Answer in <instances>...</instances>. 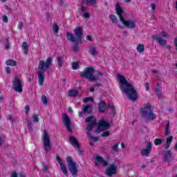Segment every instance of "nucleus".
Instances as JSON below:
<instances>
[{"label": "nucleus", "instance_id": "nucleus-40", "mask_svg": "<svg viewBox=\"0 0 177 177\" xmlns=\"http://www.w3.org/2000/svg\"><path fill=\"white\" fill-rule=\"evenodd\" d=\"M78 44H80V43L76 42V44L73 46V50L75 52H78V50H80V47L78 46Z\"/></svg>", "mask_w": 177, "mask_h": 177}, {"label": "nucleus", "instance_id": "nucleus-26", "mask_svg": "<svg viewBox=\"0 0 177 177\" xmlns=\"http://www.w3.org/2000/svg\"><path fill=\"white\" fill-rule=\"evenodd\" d=\"M22 49L26 55H28V44L26 41L22 43Z\"/></svg>", "mask_w": 177, "mask_h": 177}, {"label": "nucleus", "instance_id": "nucleus-30", "mask_svg": "<svg viewBox=\"0 0 177 177\" xmlns=\"http://www.w3.org/2000/svg\"><path fill=\"white\" fill-rule=\"evenodd\" d=\"M88 52L92 56L97 55V51L96 50V47L95 46L91 47L88 50Z\"/></svg>", "mask_w": 177, "mask_h": 177}, {"label": "nucleus", "instance_id": "nucleus-19", "mask_svg": "<svg viewBox=\"0 0 177 177\" xmlns=\"http://www.w3.org/2000/svg\"><path fill=\"white\" fill-rule=\"evenodd\" d=\"M95 160L96 161H97V162H100L101 164H102L103 167H107V165H109V162L104 160L103 158H102V156L97 155L95 157Z\"/></svg>", "mask_w": 177, "mask_h": 177}, {"label": "nucleus", "instance_id": "nucleus-3", "mask_svg": "<svg viewBox=\"0 0 177 177\" xmlns=\"http://www.w3.org/2000/svg\"><path fill=\"white\" fill-rule=\"evenodd\" d=\"M74 35L71 34V32H68L66 33V38L68 41H71V42L77 44H82V37H84V30L82 27H77L73 29ZM75 35V36H74Z\"/></svg>", "mask_w": 177, "mask_h": 177}, {"label": "nucleus", "instance_id": "nucleus-14", "mask_svg": "<svg viewBox=\"0 0 177 177\" xmlns=\"http://www.w3.org/2000/svg\"><path fill=\"white\" fill-rule=\"evenodd\" d=\"M109 127H110V124L106 122L104 120H101L100 121V123L98 124L97 131H104L106 129H109Z\"/></svg>", "mask_w": 177, "mask_h": 177}, {"label": "nucleus", "instance_id": "nucleus-60", "mask_svg": "<svg viewBox=\"0 0 177 177\" xmlns=\"http://www.w3.org/2000/svg\"><path fill=\"white\" fill-rule=\"evenodd\" d=\"M108 106H109V109H113L114 108V105H113V104H108Z\"/></svg>", "mask_w": 177, "mask_h": 177}, {"label": "nucleus", "instance_id": "nucleus-6", "mask_svg": "<svg viewBox=\"0 0 177 177\" xmlns=\"http://www.w3.org/2000/svg\"><path fill=\"white\" fill-rule=\"evenodd\" d=\"M93 73H95V69L92 67H87L85 68L84 71L80 74L82 78H87L90 81H97L99 77L97 76H93Z\"/></svg>", "mask_w": 177, "mask_h": 177}, {"label": "nucleus", "instance_id": "nucleus-64", "mask_svg": "<svg viewBox=\"0 0 177 177\" xmlns=\"http://www.w3.org/2000/svg\"><path fill=\"white\" fill-rule=\"evenodd\" d=\"M79 117H83V116H82V111L79 112Z\"/></svg>", "mask_w": 177, "mask_h": 177}, {"label": "nucleus", "instance_id": "nucleus-2", "mask_svg": "<svg viewBox=\"0 0 177 177\" xmlns=\"http://www.w3.org/2000/svg\"><path fill=\"white\" fill-rule=\"evenodd\" d=\"M115 9L120 19V21H121L122 24H124V27L131 29L136 28V21L135 20L126 21L125 19H124V16H122V15L124 14V10L121 8V6L120 5V3H118L115 5Z\"/></svg>", "mask_w": 177, "mask_h": 177}, {"label": "nucleus", "instance_id": "nucleus-24", "mask_svg": "<svg viewBox=\"0 0 177 177\" xmlns=\"http://www.w3.org/2000/svg\"><path fill=\"white\" fill-rule=\"evenodd\" d=\"M84 109H83V113H86L87 114H91V113H92V111L91 110V107H92L91 104H88V105H84L83 106Z\"/></svg>", "mask_w": 177, "mask_h": 177}, {"label": "nucleus", "instance_id": "nucleus-61", "mask_svg": "<svg viewBox=\"0 0 177 177\" xmlns=\"http://www.w3.org/2000/svg\"><path fill=\"white\" fill-rule=\"evenodd\" d=\"M111 111L113 113V114H115V109L114 107L113 109H111Z\"/></svg>", "mask_w": 177, "mask_h": 177}, {"label": "nucleus", "instance_id": "nucleus-35", "mask_svg": "<svg viewBox=\"0 0 177 177\" xmlns=\"http://www.w3.org/2000/svg\"><path fill=\"white\" fill-rule=\"evenodd\" d=\"M165 135L166 136H168V135H169V121H168L167 124H166Z\"/></svg>", "mask_w": 177, "mask_h": 177}, {"label": "nucleus", "instance_id": "nucleus-7", "mask_svg": "<svg viewBox=\"0 0 177 177\" xmlns=\"http://www.w3.org/2000/svg\"><path fill=\"white\" fill-rule=\"evenodd\" d=\"M52 58L51 57H48L46 61L44 60H40L39 62V65H38V71L40 73H45L46 70H48V68H50L52 66Z\"/></svg>", "mask_w": 177, "mask_h": 177}, {"label": "nucleus", "instance_id": "nucleus-62", "mask_svg": "<svg viewBox=\"0 0 177 177\" xmlns=\"http://www.w3.org/2000/svg\"><path fill=\"white\" fill-rule=\"evenodd\" d=\"M81 9L82 12H85V10H86V7L82 6Z\"/></svg>", "mask_w": 177, "mask_h": 177}, {"label": "nucleus", "instance_id": "nucleus-58", "mask_svg": "<svg viewBox=\"0 0 177 177\" xmlns=\"http://www.w3.org/2000/svg\"><path fill=\"white\" fill-rule=\"evenodd\" d=\"M97 75H99L100 77L103 76V73L100 72V71H97Z\"/></svg>", "mask_w": 177, "mask_h": 177}, {"label": "nucleus", "instance_id": "nucleus-28", "mask_svg": "<svg viewBox=\"0 0 177 177\" xmlns=\"http://www.w3.org/2000/svg\"><path fill=\"white\" fill-rule=\"evenodd\" d=\"M136 49L139 53H142L145 52V44H138Z\"/></svg>", "mask_w": 177, "mask_h": 177}, {"label": "nucleus", "instance_id": "nucleus-25", "mask_svg": "<svg viewBox=\"0 0 177 177\" xmlns=\"http://www.w3.org/2000/svg\"><path fill=\"white\" fill-rule=\"evenodd\" d=\"M57 62L59 67H63V64H64V57L57 56Z\"/></svg>", "mask_w": 177, "mask_h": 177}, {"label": "nucleus", "instance_id": "nucleus-37", "mask_svg": "<svg viewBox=\"0 0 177 177\" xmlns=\"http://www.w3.org/2000/svg\"><path fill=\"white\" fill-rule=\"evenodd\" d=\"M32 120L34 122H38L39 121V118H38V115L34 113L32 115Z\"/></svg>", "mask_w": 177, "mask_h": 177}, {"label": "nucleus", "instance_id": "nucleus-15", "mask_svg": "<svg viewBox=\"0 0 177 177\" xmlns=\"http://www.w3.org/2000/svg\"><path fill=\"white\" fill-rule=\"evenodd\" d=\"M56 160L57 162L59 164V167L63 174H65L66 176H68V171H67V167H66V165L64 164L63 161L62 160V158H60L59 156H57Z\"/></svg>", "mask_w": 177, "mask_h": 177}, {"label": "nucleus", "instance_id": "nucleus-36", "mask_svg": "<svg viewBox=\"0 0 177 177\" xmlns=\"http://www.w3.org/2000/svg\"><path fill=\"white\" fill-rule=\"evenodd\" d=\"M28 129L32 130V123L30 119L26 120Z\"/></svg>", "mask_w": 177, "mask_h": 177}, {"label": "nucleus", "instance_id": "nucleus-13", "mask_svg": "<svg viewBox=\"0 0 177 177\" xmlns=\"http://www.w3.org/2000/svg\"><path fill=\"white\" fill-rule=\"evenodd\" d=\"M62 119L66 129L69 131V132H71V121L70 120L68 115H67L66 113H64L62 115Z\"/></svg>", "mask_w": 177, "mask_h": 177}, {"label": "nucleus", "instance_id": "nucleus-34", "mask_svg": "<svg viewBox=\"0 0 177 177\" xmlns=\"http://www.w3.org/2000/svg\"><path fill=\"white\" fill-rule=\"evenodd\" d=\"M162 142H164V140H162L161 138H156L154 140V144H155L156 146H158L160 145H162Z\"/></svg>", "mask_w": 177, "mask_h": 177}, {"label": "nucleus", "instance_id": "nucleus-23", "mask_svg": "<svg viewBox=\"0 0 177 177\" xmlns=\"http://www.w3.org/2000/svg\"><path fill=\"white\" fill-rule=\"evenodd\" d=\"M172 140H174V136H171L167 137L166 140L165 150H168L169 149V146H171Z\"/></svg>", "mask_w": 177, "mask_h": 177}, {"label": "nucleus", "instance_id": "nucleus-9", "mask_svg": "<svg viewBox=\"0 0 177 177\" xmlns=\"http://www.w3.org/2000/svg\"><path fill=\"white\" fill-rule=\"evenodd\" d=\"M66 163L68 165V168L72 176L74 177L77 176V174H78V168L77 167V163L73 161V158L68 156L66 158Z\"/></svg>", "mask_w": 177, "mask_h": 177}, {"label": "nucleus", "instance_id": "nucleus-44", "mask_svg": "<svg viewBox=\"0 0 177 177\" xmlns=\"http://www.w3.org/2000/svg\"><path fill=\"white\" fill-rule=\"evenodd\" d=\"M109 136H110V132L109 131H105V132H103L102 133V136L103 138H106V137Z\"/></svg>", "mask_w": 177, "mask_h": 177}, {"label": "nucleus", "instance_id": "nucleus-39", "mask_svg": "<svg viewBox=\"0 0 177 177\" xmlns=\"http://www.w3.org/2000/svg\"><path fill=\"white\" fill-rule=\"evenodd\" d=\"M86 3L90 5H96L97 3V0H86Z\"/></svg>", "mask_w": 177, "mask_h": 177}, {"label": "nucleus", "instance_id": "nucleus-55", "mask_svg": "<svg viewBox=\"0 0 177 177\" xmlns=\"http://www.w3.org/2000/svg\"><path fill=\"white\" fill-rule=\"evenodd\" d=\"M86 38L87 41H90L91 42H92V37H91V35L86 36Z\"/></svg>", "mask_w": 177, "mask_h": 177}, {"label": "nucleus", "instance_id": "nucleus-16", "mask_svg": "<svg viewBox=\"0 0 177 177\" xmlns=\"http://www.w3.org/2000/svg\"><path fill=\"white\" fill-rule=\"evenodd\" d=\"M153 39H156V41L160 45V46H165L168 41L166 39H162V37L158 36V35H152Z\"/></svg>", "mask_w": 177, "mask_h": 177}, {"label": "nucleus", "instance_id": "nucleus-27", "mask_svg": "<svg viewBox=\"0 0 177 177\" xmlns=\"http://www.w3.org/2000/svg\"><path fill=\"white\" fill-rule=\"evenodd\" d=\"M68 96L70 97H76V96H78V91L76 90H70L68 91Z\"/></svg>", "mask_w": 177, "mask_h": 177}, {"label": "nucleus", "instance_id": "nucleus-46", "mask_svg": "<svg viewBox=\"0 0 177 177\" xmlns=\"http://www.w3.org/2000/svg\"><path fill=\"white\" fill-rule=\"evenodd\" d=\"M161 34L162 37H164V38H168L169 37V35H168V33L165 31H162Z\"/></svg>", "mask_w": 177, "mask_h": 177}, {"label": "nucleus", "instance_id": "nucleus-17", "mask_svg": "<svg viewBox=\"0 0 177 177\" xmlns=\"http://www.w3.org/2000/svg\"><path fill=\"white\" fill-rule=\"evenodd\" d=\"M163 158L165 162H169L174 158V156L172 155V151L167 150L165 151L163 153Z\"/></svg>", "mask_w": 177, "mask_h": 177}, {"label": "nucleus", "instance_id": "nucleus-42", "mask_svg": "<svg viewBox=\"0 0 177 177\" xmlns=\"http://www.w3.org/2000/svg\"><path fill=\"white\" fill-rule=\"evenodd\" d=\"M89 100H91V102H93V98L92 97H85L83 101L84 102V103H86V102H89Z\"/></svg>", "mask_w": 177, "mask_h": 177}, {"label": "nucleus", "instance_id": "nucleus-21", "mask_svg": "<svg viewBox=\"0 0 177 177\" xmlns=\"http://www.w3.org/2000/svg\"><path fill=\"white\" fill-rule=\"evenodd\" d=\"M155 91L158 95V99H162V89L161 88V86L157 84Z\"/></svg>", "mask_w": 177, "mask_h": 177}, {"label": "nucleus", "instance_id": "nucleus-47", "mask_svg": "<svg viewBox=\"0 0 177 177\" xmlns=\"http://www.w3.org/2000/svg\"><path fill=\"white\" fill-rule=\"evenodd\" d=\"M76 148H77L79 154H84V151H82V149H81V147L80 145H79V147H77Z\"/></svg>", "mask_w": 177, "mask_h": 177}, {"label": "nucleus", "instance_id": "nucleus-22", "mask_svg": "<svg viewBox=\"0 0 177 177\" xmlns=\"http://www.w3.org/2000/svg\"><path fill=\"white\" fill-rule=\"evenodd\" d=\"M106 102H104V101H101L100 102V104L98 106L99 107V111H100V113H104V111H106Z\"/></svg>", "mask_w": 177, "mask_h": 177}, {"label": "nucleus", "instance_id": "nucleus-45", "mask_svg": "<svg viewBox=\"0 0 177 177\" xmlns=\"http://www.w3.org/2000/svg\"><path fill=\"white\" fill-rule=\"evenodd\" d=\"M48 168H49L48 165H44L42 168L43 172H46V171H48Z\"/></svg>", "mask_w": 177, "mask_h": 177}, {"label": "nucleus", "instance_id": "nucleus-53", "mask_svg": "<svg viewBox=\"0 0 177 177\" xmlns=\"http://www.w3.org/2000/svg\"><path fill=\"white\" fill-rule=\"evenodd\" d=\"M23 26H24L23 23L21 21H19L18 25L19 30H21L23 28Z\"/></svg>", "mask_w": 177, "mask_h": 177}, {"label": "nucleus", "instance_id": "nucleus-29", "mask_svg": "<svg viewBox=\"0 0 177 177\" xmlns=\"http://www.w3.org/2000/svg\"><path fill=\"white\" fill-rule=\"evenodd\" d=\"M6 64L7 66H17V62L13 59H8L6 62Z\"/></svg>", "mask_w": 177, "mask_h": 177}, {"label": "nucleus", "instance_id": "nucleus-12", "mask_svg": "<svg viewBox=\"0 0 177 177\" xmlns=\"http://www.w3.org/2000/svg\"><path fill=\"white\" fill-rule=\"evenodd\" d=\"M153 146L151 145V142H148L146 149H143L141 150V156L142 157H149L150 155V153H151V151L153 150Z\"/></svg>", "mask_w": 177, "mask_h": 177}, {"label": "nucleus", "instance_id": "nucleus-41", "mask_svg": "<svg viewBox=\"0 0 177 177\" xmlns=\"http://www.w3.org/2000/svg\"><path fill=\"white\" fill-rule=\"evenodd\" d=\"M29 111H30V105L27 104L25 106V113H26V115H28Z\"/></svg>", "mask_w": 177, "mask_h": 177}, {"label": "nucleus", "instance_id": "nucleus-38", "mask_svg": "<svg viewBox=\"0 0 177 177\" xmlns=\"http://www.w3.org/2000/svg\"><path fill=\"white\" fill-rule=\"evenodd\" d=\"M41 102L44 104H48V98H46V95H42L41 96Z\"/></svg>", "mask_w": 177, "mask_h": 177}, {"label": "nucleus", "instance_id": "nucleus-18", "mask_svg": "<svg viewBox=\"0 0 177 177\" xmlns=\"http://www.w3.org/2000/svg\"><path fill=\"white\" fill-rule=\"evenodd\" d=\"M69 143L73 147H75V149H77V147H79L80 146V142H78V140L75 137L69 138Z\"/></svg>", "mask_w": 177, "mask_h": 177}, {"label": "nucleus", "instance_id": "nucleus-59", "mask_svg": "<svg viewBox=\"0 0 177 177\" xmlns=\"http://www.w3.org/2000/svg\"><path fill=\"white\" fill-rule=\"evenodd\" d=\"M151 72L153 73V74H157L158 73V71H157V69H153L151 71Z\"/></svg>", "mask_w": 177, "mask_h": 177}, {"label": "nucleus", "instance_id": "nucleus-57", "mask_svg": "<svg viewBox=\"0 0 177 177\" xmlns=\"http://www.w3.org/2000/svg\"><path fill=\"white\" fill-rule=\"evenodd\" d=\"M151 8H152L153 10H156V4L154 3L151 4Z\"/></svg>", "mask_w": 177, "mask_h": 177}, {"label": "nucleus", "instance_id": "nucleus-50", "mask_svg": "<svg viewBox=\"0 0 177 177\" xmlns=\"http://www.w3.org/2000/svg\"><path fill=\"white\" fill-rule=\"evenodd\" d=\"M145 89L146 91L150 90V84L149 83H145Z\"/></svg>", "mask_w": 177, "mask_h": 177}, {"label": "nucleus", "instance_id": "nucleus-49", "mask_svg": "<svg viewBox=\"0 0 177 177\" xmlns=\"http://www.w3.org/2000/svg\"><path fill=\"white\" fill-rule=\"evenodd\" d=\"M8 16L6 15H3V21H4V23H8Z\"/></svg>", "mask_w": 177, "mask_h": 177}, {"label": "nucleus", "instance_id": "nucleus-31", "mask_svg": "<svg viewBox=\"0 0 177 177\" xmlns=\"http://www.w3.org/2000/svg\"><path fill=\"white\" fill-rule=\"evenodd\" d=\"M53 30L55 34H57V32H59V25H57V23L54 22L53 24Z\"/></svg>", "mask_w": 177, "mask_h": 177}, {"label": "nucleus", "instance_id": "nucleus-32", "mask_svg": "<svg viewBox=\"0 0 177 177\" xmlns=\"http://www.w3.org/2000/svg\"><path fill=\"white\" fill-rule=\"evenodd\" d=\"M73 70H78L80 68V62H73L72 63Z\"/></svg>", "mask_w": 177, "mask_h": 177}, {"label": "nucleus", "instance_id": "nucleus-33", "mask_svg": "<svg viewBox=\"0 0 177 177\" xmlns=\"http://www.w3.org/2000/svg\"><path fill=\"white\" fill-rule=\"evenodd\" d=\"M109 19H111L112 23L117 24L118 23V19L114 15H109Z\"/></svg>", "mask_w": 177, "mask_h": 177}, {"label": "nucleus", "instance_id": "nucleus-54", "mask_svg": "<svg viewBox=\"0 0 177 177\" xmlns=\"http://www.w3.org/2000/svg\"><path fill=\"white\" fill-rule=\"evenodd\" d=\"M10 177H17V172L12 171V173L11 174V176Z\"/></svg>", "mask_w": 177, "mask_h": 177}, {"label": "nucleus", "instance_id": "nucleus-11", "mask_svg": "<svg viewBox=\"0 0 177 177\" xmlns=\"http://www.w3.org/2000/svg\"><path fill=\"white\" fill-rule=\"evenodd\" d=\"M117 173V166L115 164L113 163L105 170V174L107 176H113Z\"/></svg>", "mask_w": 177, "mask_h": 177}, {"label": "nucleus", "instance_id": "nucleus-10", "mask_svg": "<svg viewBox=\"0 0 177 177\" xmlns=\"http://www.w3.org/2000/svg\"><path fill=\"white\" fill-rule=\"evenodd\" d=\"M43 145L46 153H48V151H50V150H52L50 137L49 136V133H48V131H46V129L44 130Z\"/></svg>", "mask_w": 177, "mask_h": 177}, {"label": "nucleus", "instance_id": "nucleus-43", "mask_svg": "<svg viewBox=\"0 0 177 177\" xmlns=\"http://www.w3.org/2000/svg\"><path fill=\"white\" fill-rule=\"evenodd\" d=\"M113 151H118V143L115 144L114 146L112 147Z\"/></svg>", "mask_w": 177, "mask_h": 177}, {"label": "nucleus", "instance_id": "nucleus-20", "mask_svg": "<svg viewBox=\"0 0 177 177\" xmlns=\"http://www.w3.org/2000/svg\"><path fill=\"white\" fill-rule=\"evenodd\" d=\"M44 72L38 71L39 84L40 86L44 85V81H45V75H44Z\"/></svg>", "mask_w": 177, "mask_h": 177}, {"label": "nucleus", "instance_id": "nucleus-5", "mask_svg": "<svg viewBox=\"0 0 177 177\" xmlns=\"http://www.w3.org/2000/svg\"><path fill=\"white\" fill-rule=\"evenodd\" d=\"M86 122H88V124L87 125L86 129V135L88 138H91L92 140H94L95 142H97L99 140L98 137H95L91 135V131L93 129V127L96 125V118L93 116H89L88 118L86 119Z\"/></svg>", "mask_w": 177, "mask_h": 177}, {"label": "nucleus", "instance_id": "nucleus-56", "mask_svg": "<svg viewBox=\"0 0 177 177\" xmlns=\"http://www.w3.org/2000/svg\"><path fill=\"white\" fill-rule=\"evenodd\" d=\"M6 71L7 74H10V67H6Z\"/></svg>", "mask_w": 177, "mask_h": 177}, {"label": "nucleus", "instance_id": "nucleus-1", "mask_svg": "<svg viewBox=\"0 0 177 177\" xmlns=\"http://www.w3.org/2000/svg\"><path fill=\"white\" fill-rule=\"evenodd\" d=\"M117 77L121 91H123L126 93V96L128 99L132 102H135L136 99H138V92L136 89H135V86L128 82L125 76L121 74H118Z\"/></svg>", "mask_w": 177, "mask_h": 177}, {"label": "nucleus", "instance_id": "nucleus-48", "mask_svg": "<svg viewBox=\"0 0 177 177\" xmlns=\"http://www.w3.org/2000/svg\"><path fill=\"white\" fill-rule=\"evenodd\" d=\"M5 49H9V39H6V43L5 45Z\"/></svg>", "mask_w": 177, "mask_h": 177}, {"label": "nucleus", "instance_id": "nucleus-63", "mask_svg": "<svg viewBox=\"0 0 177 177\" xmlns=\"http://www.w3.org/2000/svg\"><path fill=\"white\" fill-rule=\"evenodd\" d=\"M121 147L122 149H125V144H124V142L121 143Z\"/></svg>", "mask_w": 177, "mask_h": 177}, {"label": "nucleus", "instance_id": "nucleus-52", "mask_svg": "<svg viewBox=\"0 0 177 177\" xmlns=\"http://www.w3.org/2000/svg\"><path fill=\"white\" fill-rule=\"evenodd\" d=\"M89 17H90L89 13L85 12V13L84 14V19H89Z\"/></svg>", "mask_w": 177, "mask_h": 177}, {"label": "nucleus", "instance_id": "nucleus-8", "mask_svg": "<svg viewBox=\"0 0 177 177\" xmlns=\"http://www.w3.org/2000/svg\"><path fill=\"white\" fill-rule=\"evenodd\" d=\"M12 88L19 93L23 92V80H21V76L17 75L12 80Z\"/></svg>", "mask_w": 177, "mask_h": 177}, {"label": "nucleus", "instance_id": "nucleus-51", "mask_svg": "<svg viewBox=\"0 0 177 177\" xmlns=\"http://www.w3.org/2000/svg\"><path fill=\"white\" fill-rule=\"evenodd\" d=\"M10 106L11 107H15V100L12 99L10 102Z\"/></svg>", "mask_w": 177, "mask_h": 177}, {"label": "nucleus", "instance_id": "nucleus-4", "mask_svg": "<svg viewBox=\"0 0 177 177\" xmlns=\"http://www.w3.org/2000/svg\"><path fill=\"white\" fill-rule=\"evenodd\" d=\"M141 117L145 118V121H153L157 118V115L153 113L151 110V105L150 103L145 104V107L140 109Z\"/></svg>", "mask_w": 177, "mask_h": 177}]
</instances>
